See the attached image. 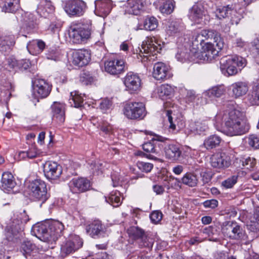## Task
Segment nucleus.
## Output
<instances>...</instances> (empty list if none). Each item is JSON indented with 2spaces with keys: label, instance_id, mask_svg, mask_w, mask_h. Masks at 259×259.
I'll return each mask as SVG.
<instances>
[{
  "label": "nucleus",
  "instance_id": "obj_26",
  "mask_svg": "<svg viewBox=\"0 0 259 259\" xmlns=\"http://www.w3.org/2000/svg\"><path fill=\"white\" fill-rule=\"evenodd\" d=\"M208 119L205 118L191 121L188 125V128L192 133L195 134H204L208 129Z\"/></svg>",
  "mask_w": 259,
  "mask_h": 259
},
{
  "label": "nucleus",
  "instance_id": "obj_57",
  "mask_svg": "<svg viewBox=\"0 0 259 259\" xmlns=\"http://www.w3.org/2000/svg\"><path fill=\"white\" fill-rule=\"evenodd\" d=\"M230 57L233 60V63L236 65V66L242 68L246 65V59L242 57L234 56Z\"/></svg>",
  "mask_w": 259,
  "mask_h": 259
},
{
  "label": "nucleus",
  "instance_id": "obj_5",
  "mask_svg": "<svg viewBox=\"0 0 259 259\" xmlns=\"http://www.w3.org/2000/svg\"><path fill=\"white\" fill-rule=\"evenodd\" d=\"M27 189L29 196L32 199L41 202L40 206L49 197L45 183L39 179L29 182Z\"/></svg>",
  "mask_w": 259,
  "mask_h": 259
},
{
  "label": "nucleus",
  "instance_id": "obj_30",
  "mask_svg": "<svg viewBox=\"0 0 259 259\" xmlns=\"http://www.w3.org/2000/svg\"><path fill=\"white\" fill-rule=\"evenodd\" d=\"M54 11V7L50 1L47 0H41L38 5L36 12L40 16L48 18L52 16Z\"/></svg>",
  "mask_w": 259,
  "mask_h": 259
},
{
  "label": "nucleus",
  "instance_id": "obj_39",
  "mask_svg": "<svg viewBox=\"0 0 259 259\" xmlns=\"http://www.w3.org/2000/svg\"><path fill=\"white\" fill-rule=\"evenodd\" d=\"M0 7L3 12L14 13L19 8V0H0Z\"/></svg>",
  "mask_w": 259,
  "mask_h": 259
},
{
  "label": "nucleus",
  "instance_id": "obj_24",
  "mask_svg": "<svg viewBox=\"0 0 259 259\" xmlns=\"http://www.w3.org/2000/svg\"><path fill=\"white\" fill-rule=\"evenodd\" d=\"M145 0H127L124 6L125 13L138 15L144 10Z\"/></svg>",
  "mask_w": 259,
  "mask_h": 259
},
{
  "label": "nucleus",
  "instance_id": "obj_53",
  "mask_svg": "<svg viewBox=\"0 0 259 259\" xmlns=\"http://www.w3.org/2000/svg\"><path fill=\"white\" fill-rule=\"evenodd\" d=\"M46 58L49 60L57 61L60 60V52L56 49H50L46 54Z\"/></svg>",
  "mask_w": 259,
  "mask_h": 259
},
{
  "label": "nucleus",
  "instance_id": "obj_55",
  "mask_svg": "<svg viewBox=\"0 0 259 259\" xmlns=\"http://www.w3.org/2000/svg\"><path fill=\"white\" fill-rule=\"evenodd\" d=\"M99 129L102 132L103 134L110 135L112 133V125L108 123L107 121H102L99 124Z\"/></svg>",
  "mask_w": 259,
  "mask_h": 259
},
{
  "label": "nucleus",
  "instance_id": "obj_40",
  "mask_svg": "<svg viewBox=\"0 0 259 259\" xmlns=\"http://www.w3.org/2000/svg\"><path fill=\"white\" fill-rule=\"evenodd\" d=\"M155 92L157 94V97L164 100L170 97L173 94L174 89L168 84H162L157 88Z\"/></svg>",
  "mask_w": 259,
  "mask_h": 259
},
{
  "label": "nucleus",
  "instance_id": "obj_64",
  "mask_svg": "<svg viewBox=\"0 0 259 259\" xmlns=\"http://www.w3.org/2000/svg\"><path fill=\"white\" fill-rule=\"evenodd\" d=\"M205 40L201 31L199 32L195 33L193 36V44L194 46H198V45L201 46L202 42Z\"/></svg>",
  "mask_w": 259,
  "mask_h": 259
},
{
  "label": "nucleus",
  "instance_id": "obj_50",
  "mask_svg": "<svg viewBox=\"0 0 259 259\" xmlns=\"http://www.w3.org/2000/svg\"><path fill=\"white\" fill-rule=\"evenodd\" d=\"M10 87L8 83L5 86H0V101L7 102L9 100L11 96Z\"/></svg>",
  "mask_w": 259,
  "mask_h": 259
},
{
  "label": "nucleus",
  "instance_id": "obj_63",
  "mask_svg": "<svg viewBox=\"0 0 259 259\" xmlns=\"http://www.w3.org/2000/svg\"><path fill=\"white\" fill-rule=\"evenodd\" d=\"M137 165L140 169L146 172H150L153 167V164L143 161L138 162Z\"/></svg>",
  "mask_w": 259,
  "mask_h": 259
},
{
  "label": "nucleus",
  "instance_id": "obj_46",
  "mask_svg": "<svg viewBox=\"0 0 259 259\" xmlns=\"http://www.w3.org/2000/svg\"><path fill=\"white\" fill-rule=\"evenodd\" d=\"M106 201L112 205L113 207L119 206L122 203L121 199V193L119 191H115L112 192L109 196L105 197Z\"/></svg>",
  "mask_w": 259,
  "mask_h": 259
},
{
  "label": "nucleus",
  "instance_id": "obj_3",
  "mask_svg": "<svg viewBox=\"0 0 259 259\" xmlns=\"http://www.w3.org/2000/svg\"><path fill=\"white\" fill-rule=\"evenodd\" d=\"M164 45L163 42L155 36L147 37L143 42L138 59L143 63L150 60L151 55L154 56L160 53Z\"/></svg>",
  "mask_w": 259,
  "mask_h": 259
},
{
  "label": "nucleus",
  "instance_id": "obj_31",
  "mask_svg": "<svg viewBox=\"0 0 259 259\" xmlns=\"http://www.w3.org/2000/svg\"><path fill=\"white\" fill-rule=\"evenodd\" d=\"M153 76L157 80H163L168 75V67L162 62H157L153 67Z\"/></svg>",
  "mask_w": 259,
  "mask_h": 259
},
{
  "label": "nucleus",
  "instance_id": "obj_8",
  "mask_svg": "<svg viewBox=\"0 0 259 259\" xmlns=\"http://www.w3.org/2000/svg\"><path fill=\"white\" fill-rule=\"evenodd\" d=\"M129 236L136 240L140 247L150 248L154 243V239L148 233L142 229L132 226L127 230Z\"/></svg>",
  "mask_w": 259,
  "mask_h": 259
},
{
  "label": "nucleus",
  "instance_id": "obj_11",
  "mask_svg": "<svg viewBox=\"0 0 259 259\" xmlns=\"http://www.w3.org/2000/svg\"><path fill=\"white\" fill-rule=\"evenodd\" d=\"M52 90V85L42 79H37L33 83V96L37 101L47 97Z\"/></svg>",
  "mask_w": 259,
  "mask_h": 259
},
{
  "label": "nucleus",
  "instance_id": "obj_45",
  "mask_svg": "<svg viewBox=\"0 0 259 259\" xmlns=\"http://www.w3.org/2000/svg\"><path fill=\"white\" fill-rule=\"evenodd\" d=\"M181 181L184 185L194 187L197 185L198 179L195 174L187 172L181 179Z\"/></svg>",
  "mask_w": 259,
  "mask_h": 259
},
{
  "label": "nucleus",
  "instance_id": "obj_44",
  "mask_svg": "<svg viewBox=\"0 0 259 259\" xmlns=\"http://www.w3.org/2000/svg\"><path fill=\"white\" fill-rule=\"evenodd\" d=\"M225 92V88L223 85H217L205 91L203 93V96L209 98L220 97Z\"/></svg>",
  "mask_w": 259,
  "mask_h": 259
},
{
  "label": "nucleus",
  "instance_id": "obj_12",
  "mask_svg": "<svg viewBox=\"0 0 259 259\" xmlns=\"http://www.w3.org/2000/svg\"><path fill=\"white\" fill-rule=\"evenodd\" d=\"M85 230L88 234L95 239L105 237L109 234L106 227L99 220H95L87 225Z\"/></svg>",
  "mask_w": 259,
  "mask_h": 259
},
{
  "label": "nucleus",
  "instance_id": "obj_34",
  "mask_svg": "<svg viewBox=\"0 0 259 259\" xmlns=\"http://www.w3.org/2000/svg\"><path fill=\"white\" fill-rule=\"evenodd\" d=\"M233 96L235 98H240L245 95L248 91V83L244 81H238L231 86Z\"/></svg>",
  "mask_w": 259,
  "mask_h": 259
},
{
  "label": "nucleus",
  "instance_id": "obj_47",
  "mask_svg": "<svg viewBox=\"0 0 259 259\" xmlns=\"http://www.w3.org/2000/svg\"><path fill=\"white\" fill-rule=\"evenodd\" d=\"M158 25L157 19L153 16H147L143 22L144 29L146 30H154L157 27Z\"/></svg>",
  "mask_w": 259,
  "mask_h": 259
},
{
  "label": "nucleus",
  "instance_id": "obj_41",
  "mask_svg": "<svg viewBox=\"0 0 259 259\" xmlns=\"http://www.w3.org/2000/svg\"><path fill=\"white\" fill-rule=\"evenodd\" d=\"M1 183L3 188L7 191L12 190L16 185L13 175L12 174L8 172L3 173L2 177Z\"/></svg>",
  "mask_w": 259,
  "mask_h": 259
},
{
  "label": "nucleus",
  "instance_id": "obj_36",
  "mask_svg": "<svg viewBox=\"0 0 259 259\" xmlns=\"http://www.w3.org/2000/svg\"><path fill=\"white\" fill-rule=\"evenodd\" d=\"M45 47L46 44L44 41L39 39H35L28 43L27 49L30 54L37 55L42 52Z\"/></svg>",
  "mask_w": 259,
  "mask_h": 259
},
{
  "label": "nucleus",
  "instance_id": "obj_49",
  "mask_svg": "<svg viewBox=\"0 0 259 259\" xmlns=\"http://www.w3.org/2000/svg\"><path fill=\"white\" fill-rule=\"evenodd\" d=\"M69 101L71 106L79 108L82 106L83 99L76 92H74L70 93V98Z\"/></svg>",
  "mask_w": 259,
  "mask_h": 259
},
{
  "label": "nucleus",
  "instance_id": "obj_1",
  "mask_svg": "<svg viewBox=\"0 0 259 259\" xmlns=\"http://www.w3.org/2000/svg\"><path fill=\"white\" fill-rule=\"evenodd\" d=\"M244 117V113L237 109L236 104L231 102L224 110L215 115L214 124L218 126L224 123V133L227 136L241 135L249 130V126L246 124Z\"/></svg>",
  "mask_w": 259,
  "mask_h": 259
},
{
  "label": "nucleus",
  "instance_id": "obj_38",
  "mask_svg": "<svg viewBox=\"0 0 259 259\" xmlns=\"http://www.w3.org/2000/svg\"><path fill=\"white\" fill-rule=\"evenodd\" d=\"M164 152L166 158L171 160H178L181 155L179 147L174 144L166 146L164 148Z\"/></svg>",
  "mask_w": 259,
  "mask_h": 259
},
{
  "label": "nucleus",
  "instance_id": "obj_9",
  "mask_svg": "<svg viewBox=\"0 0 259 259\" xmlns=\"http://www.w3.org/2000/svg\"><path fill=\"white\" fill-rule=\"evenodd\" d=\"M215 16L219 19L228 18L232 25H237L242 18L240 12L232 8V6H220L215 11Z\"/></svg>",
  "mask_w": 259,
  "mask_h": 259
},
{
  "label": "nucleus",
  "instance_id": "obj_32",
  "mask_svg": "<svg viewBox=\"0 0 259 259\" xmlns=\"http://www.w3.org/2000/svg\"><path fill=\"white\" fill-rule=\"evenodd\" d=\"M165 114L170 123L169 128L172 131L179 132L185 125L184 122L180 119L174 117L171 109H166Z\"/></svg>",
  "mask_w": 259,
  "mask_h": 259
},
{
  "label": "nucleus",
  "instance_id": "obj_22",
  "mask_svg": "<svg viewBox=\"0 0 259 259\" xmlns=\"http://www.w3.org/2000/svg\"><path fill=\"white\" fill-rule=\"evenodd\" d=\"M221 50L216 49L214 45L211 42H206L202 46V51L199 52L200 57L197 59H203L204 61L210 62L218 56Z\"/></svg>",
  "mask_w": 259,
  "mask_h": 259
},
{
  "label": "nucleus",
  "instance_id": "obj_61",
  "mask_svg": "<svg viewBox=\"0 0 259 259\" xmlns=\"http://www.w3.org/2000/svg\"><path fill=\"white\" fill-rule=\"evenodd\" d=\"M112 105L111 101L108 99H104L100 103V108L103 112H106L110 109Z\"/></svg>",
  "mask_w": 259,
  "mask_h": 259
},
{
  "label": "nucleus",
  "instance_id": "obj_13",
  "mask_svg": "<svg viewBox=\"0 0 259 259\" xmlns=\"http://www.w3.org/2000/svg\"><path fill=\"white\" fill-rule=\"evenodd\" d=\"M189 19L196 24H206L209 20L207 12L204 8L198 5H194L190 10Z\"/></svg>",
  "mask_w": 259,
  "mask_h": 259
},
{
  "label": "nucleus",
  "instance_id": "obj_43",
  "mask_svg": "<svg viewBox=\"0 0 259 259\" xmlns=\"http://www.w3.org/2000/svg\"><path fill=\"white\" fill-rule=\"evenodd\" d=\"M36 250L35 245L27 240H24L22 242L20 247V251L26 258H27L28 256L30 255Z\"/></svg>",
  "mask_w": 259,
  "mask_h": 259
},
{
  "label": "nucleus",
  "instance_id": "obj_16",
  "mask_svg": "<svg viewBox=\"0 0 259 259\" xmlns=\"http://www.w3.org/2000/svg\"><path fill=\"white\" fill-rule=\"evenodd\" d=\"M85 3L80 0H70L65 5L64 10L66 13L72 16H80L84 13Z\"/></svg>",
  "mask_w": 259,
  "mask_h": 259
},
{
  "label": "nucleus",
  "instance_id": "obj_52",
  "mask_svg": "<svg viewBox=\"0 0 259 259\" xmlns=\"http://www.w3.org/2000/svg\"><path fill=\"white\" fill-rule=\"evenodd\" d=\"M19 66V61L13 56L8 57L6 60V63L4 67L8 70L11 69H17Z\"/></svg>",
  "mask_w": 259,
  "mask_h": 259
},
{
  "label": "nucleus",
  "instance_id": "obj_60",
  "mask_svg": "<svg viewBox=\"0 0 259 259\" xmlns=\"http://www.w3.org/2000/svg\"><path fill=\"white\" fill-rule=\"evenodd\" d=\"M256 164V160L253 157H248L242 160V165L246 169H251Z\"/></svg>",
  "mask_w": 259,
  "mask_h": 259
},
{
  "label": "nucleus",
  "instance_id": "obj_25",
  "mask_svg": "<svg viewBox=\"0 0 259 259\" xmlns=\"http://www.w3.org/2000/svg\"><path fill=\"white\" fill-rule=\"evenodd\" d=\"M220 69L226 76L234 75L238 72V69L230 57L223 58L221 60Z\"/></svg>",
  "mask_w": 259,
  "mask_h": 259
},
{
  "label": "nucleus",
  "instance_id": "obj_35",
  "mask_svg": "<svg viewBox=\"0 0 259 259\" xmlns=\"http://www.w3.org/2000/svg\"><path fill=\"white\" fill-rule=\"evenodd\" d=\"M95 5L97 10L99 11L102 17L107 16L113 8V4L111 0H96Z\"/></svg>",
  "mask_w": 259,
  "mask_h": 259
},
{
  "label": "nucleus",
  "instance_id": "obj_56",
  "mask_svg": "<svg viewBox=\"0 0 259 259\" xmlns=\"http://www.w3.org/2000/svg\"><path fill=\"white\" fill-rule=\"evenodd\" d=\"M61 26V22L57 20L54 17H52L51 22L48 27V30L52 32H55L59 30Z\"/></svg>",
  "mask_w": 259,
  "mask_h": 259
},
{
  "label": "nucleus",
  "instance_id": "obj_27",
  "mask_svg": "<svg viewBox=\"0 0 259 259\" xmlns=\"http://www.w3.org/2000/svg\"><path fill=\"white\" fill-rule=\"evenodd\" d=\"M201 32L205 40L209 39L213 40L216 47L219 50H222L224 48L225 46L224 39L218 32L211 29L202 30Z\"/></svg>",
  "mask_w": 259,
  "mask_h": 259
},
{
  "label": "nucleus",
  "instance_id": "obj_4",
  "mask_svg": "<svg viewBox=\"0 0 259 259\" xmlns=\"http://www.w3.org/2000/svg\"><path fill=\"white\" fill-rule=\"evenodd\" d=\"M92 27L83 24H72L68 30L70 40L74 44H80L87 41L90 38Z\"/></svg>",
  "mask_w": 259,
  "mask_h": 259
},
{
  "label": "nucleus",
  "instance_id": "obj_19",
  "mask_svg": "<svg viewBox=\"0 0 259 259\" xmlns=\"http://www.w3.org/2000/svg\"><path fill=\"white\" fill-rule=\"evenodd\" d=\"M70 190L73 193H83L89 190L91 182L85 178H74L68 184Z\"/></svg>",
  "mask_w": 259,
  "mask_h": 259
},
{
  "label": "nucleus",
  "instance_id": "obj_14",
  "mask_svg": "<svg viewBox=\"0 0 259 259\" xmlns=\"http://www.w3.org/2000/svg\"><path fill=\"white\" fill-rule=\"evenodd\" d=\"M83 241L82 239L76 235L72 236L65 243L62 245L61 247V254L63 257L75 252L82 247Z\"/></svg>",
  "mask_w": 259,
  "mask_h": 259
},
{
  "label": "nucleus",
  "instance_id": "obj_18",
  "mask_svg": "<svg viewBox=\"0 0 259 259\" xmlns=\"http://www.w3.org/2000/svg\"><path fill=\"white\" fill-rule=\"evenodd\" d=\"M44 172L45 177L48 180H56L62 174V167L56 162L52 161H47L44 164Z\"/></svg>",
  "mask_w": 259,
  "mask_h": 259
},
{
  "label": "nucleus",
  "instance_id": "obj_7",
  "mask_svg": "<svg viewBox=\"0 0 259 259\" xmlns=\"http://www.w3.org/2000/svg\"><path fill=\"white\" fill-rule=\"evenodd\" d=\"M222 232L224 236L233 240H244L246 238L245 231L240 225L235 221L223 223Z\"/></svg>",
  "mask_w": 259,
  "mask_h": 259
},
{
  "label": "nucleus",
  "instance_id": "obj_62",
  "mask_svg": "<svg viewBox=\"0 0 259 259\" xmlns=\"http://www.w3.org/2000/svg\"><path fill=\"white\" fill-rule=\"evenodd\" d=\"M28 154V158L32 159L39 155L40 151L38 150L35 145H32L27 151Z\"/></svg>",
  "mask_w": 259,
  "mask_h": 259
},
{
  "label": "nucleus",
  "instance_id": "obj_28",
  "mask_svg": "<svg viewBox=\"0 0 259 259\" xmlns=\"http://www.w3.org/2000/svg\"><path fill=\"white\" fill-rule=\"evenodd\" d=\"M16 38L13 34L0 35V52H10L15 45Z\"/></svg>",
  "mask_w": 259,
  "mask_h": 259
},
{
  "label": "nucleus",
  "instance_id": "obj_15",
  "mask_svg": "<svg viewBox=\"0 0 259 259\" xmlns=\"http://www.w3.org/2000/svg\"><path fill=\"white\" fill-rule=\"evenodd\" d=\"M125 89L132 94L140 91L141 87V79L139 75L133 72H128L124 77Z\"/></svg>",
  "mask_w": 259,
  "mask_h": 259
},
{
  "label": "nucleus",
  "instance_id": "obj_37",
  "mask_svg": "<svg viewBox=\"0 0 259 259\" xmlns=\"http://www.w3.org/2000/svg\"><path fill=\"white\" fill-rule=\"evenodd\" d=\"M165 139L161 136H156L149 142L145 143L143 145V149L147 153H157L156 147L159 146V142H164Z\"/></svg>",
  "mask_w": 259,
  "mask_h": 259
},
{
  "label": "nucleus",
  "instance_id": "obj_54",
  "mask_svg": "<svg viewBox=\"0 0 259 259\" xmlns=\"http://www.w3.org/2000/svg\"><path fill=\"white\" fill-rule=\"evenodd\" d=\"M249 146L253 149H259V136L251 135L246 138Z\"/></svg>",
  "mask_w": 259,
  "mask_h": 259
},
{
  "label": "nucleus",
  "instance_id": "obj_48",
  "mask_svg": "<svg viewBox=\"0 0 259 259\" xmlns=\"http://www.w3.org/2000/svg\"><path fill=\"white\" fill-rule=\"evenodd\" d=\"M175 7V2L174 0H166L161 3L159 10L165 14H170L171 13Z\"/></svg>",
  "mask_w": 259,
  "mask_h": 259
},
{
  "label": "nucleus",
  "instance_id": "obj_29",
  "mask_svg": "<svg viewBox=\"0 0 259 259\" xmlns=\"http://www.w3.org/2000/svg\"><path fill=\"white\" fill-rule=\"evenodd\" d=\"M53 119L59 124L65 121V105L60 102H54L51 106Z\"/></svg>",
  "mask_w": 259,
  "mask_h": 259
},
{
  "label": "nucleus",
  "instance_id": "obj_51",
  "mask_svg": "<svg viewBox=\"0 0 259 259\" xmlns=\"http://www.w3.org/2000/svg\"><path fill=\"white\" fill-rule=\"evenodd\" d=\"M253 216L255 222H251V224L248 226L251 231L256 232L259 230V207L255 208Z\"/></svg>",
  "mask_w": 259,
  "mask_h": 259
},
{
  "label": "nucleus",
  "instance_id": "obj_58",
  "mask_svg": "<svg viewBox=\"0 0 259 259\" xmlns=\"http://www.w3.org/2000/svg\"><path fill=\"white\" fill-rule=\"evenodd\" d=\"M180 24L176 21H172L170 22L167 28V31L170 33V34L177 33L180 30Z\"/></svg>",
  "mask_w": 259,
  "mask_h": 259
},
{
  "label": "nucleus",
  "instance_id": "obj_17",
  "mask_svg": "<svg viewBox=\"0 0 259 259\" xmlns=\"http://www.w3.org/2000/svg\"><path fill=\"white\" fill-rule=\"evenodd\" d=\"M105 70L111 75H118L127 68L122 59H114L106 61L104 63Z\"/></svg>",
  "mask_w": 259,
  "mask_h": 259
},
{
  "label": "nucleus",
  "instance_id": "obj_2",
  "mask_svg": "<svg viewBox=\"0 0 259 259\" xmlns=\"http://www.w3.org/2000/svg\"><path fill=\"white\" fill-rule=\"evenodd\" d=\"M64 229L63 224L58 221H48L34 225L32 233L40 240L44 242L55 241L60 236Z\"/></svg>",
  "mask_w": 259,
  "mask_h": 259
},
{
  "label": "nucleus",
  "instance_id": "obj_20",
  "mask_svg": "<svg viewBox=\"0 0 259 259\" xmlns=\"http://www.w3.org/2000/svg\"><path fill=\"white\" fill-rule=\"evenodd\" d=\"M91 60V54L86 50H78L72 53V62L78 67L87 65Z\"/></svg>",
  "mask_w": 259,
  "mask_h": 259
},
{
  "label": "nucleus",
  "instance_id": "obj_10",
  "mask_svg": "<svg viewBox=\"0 0 259 259\" xmlns=\"http://www.w3.org/2000/svg\"><path fill=\"white\" fill-rule=\"evenodd\" d=\"M123 113L128 119H142L146 115L145 105L142 102H130L125 105Z\"/></svg>",
  "mask_w": 259,
  "mask_h": 259
},
{
  "label": "nucleus",
  "instance_id": "obj_6",
  "mask_svg": "<svg viewBox=\"0 0 259 259\" xmlns=\"http://www.w3.org/2000/svg\"><path fill=\"white\" fill-rule=\"evenodd\" d=\"M29 220L28 215L24 210L14 217L6 229V236L9 241H13L14 238H17L18 234L21 231L22 224L26 223Z\"/></svg>",
  "mask_w": 259,
  "mask_h": 259
},
{
  "label": "nucleus",
  "instance_id": "obj_23",
  "mask_svg": "<svg viewBox=\"0 0 259 259\" xmlns=\"http://www.w3.org/2000/svg\"><path fill=\"white\" fill-rule=\"evenodd\" d=\"M210 163L213 168L220 169L228 167L230 165V160L225 153L218 152L210 157Z\"/></svg>",
  "mask_w": 259,
  "mask_h": 259
},
{
  "label": "nucleus",
  "instance_id": "obj_33",
  "mask_svg": "<svg viewBox=\"0 0 259 259\" xmlns=\"http://www.w3.org/2000/svg\"><path fill=\"white\" fill-rule=\"evenodd\" d=\"M247 104L250 106H259V83H254L245 97Z\"/></svg>",
  "mask_w": 259,
  "mask_h": 259
},
{
  "label": "nucleus",
  "instance_id": "obj_59",
  "mask_svg": "<svg viewBox=\"0 0 259 259\" xmlns=\"http://www.w3.org/2000/svg\"><path fill=\"white\" fill-rule=\"evenodd\" d=\"M238 179V176H233L222 182V185L226 188H232L236 183Z\"/></svg>",
  "mask_w": 259,
  "mask_h": 259
},
{
  "label": "nucleus",
  "instance_id": "obj_42",
  "mask_svg": "<svg viewBox=\"0 0 259 259\" xmlns=\"http://www.w3.org/2000/svg\"><path fill=\"white\" fill-rule=\"evenodd\" d=\"M222 141V138L217 135H210L206 138L203 142V145L207 150L212 149L218 146Z\"/></svg>",
  "mask_w": 259,
  "mask_h": 259
},
{
  "label": "nucleus",
  "instance_id": "obj_21",
  "mask_svg": "<svg viewBox=\"0 0 259 259\" xmlns=\"http://www.w3.org/2000/svg\"><path fill=\"white\" fill-rule=\"evenodd\" d=\"M200 53L196 50H188L185 47L179 49L176 58L177 60L181 62L187 61H195L197 58L200 57Z\"/></svg>",
  "mask_w": 259,
  "mask_h": 259
}]
</instances>
